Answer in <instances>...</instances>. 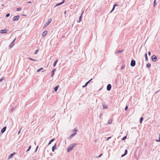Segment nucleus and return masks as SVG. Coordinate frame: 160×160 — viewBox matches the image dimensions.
<instances>
[{"mask_svg":"<svg viewBox=\"0 0 160 160\" xmlns=\"http://www.w3.org/2000/svg\"><path fill=\"white\" fill-rule=\"evenodd\" d=\"M151 52H148V54L149 56H150L151 55Z\"/></svg>","mask_w":160,"mask_h":160,"instance_id":"obj_45","label":"nucleus"},{"mask_svg":"<svg viewBox=\"0 0 160 160\" xmlns=\"http://www.w3.org/2000/svg\"><path fill=\"white\" fill-rule=\"evenodd\" d=\"M16 38H15L12 42H13V43H14V41H15L16 40Z\"/></svg>","mask_w":160,"mask_h":160,"instance_id":"obj_47","label":"nucleus"},{"mask_svg":"<svg viewBox=\"0 0 160 160\" xmlns=\"http://www.w3.org/2000/svg\"><path fill=\"white\" fill-rule=\"evenodd\" d=\"M159 136H160V133H159Z\"/></svg>","mask_w":160,"mask_h":160,"instance_id":"obj_55","label":"nucleus"},{"mask_svg":"<svg viewBox=\"0 0 160 160\" xmlns=\"http://www.w3.org/2000/svg\"><path fill=\"white\" fill-rule=\"evenodd\" d=\"M135 64H136L135 61L133 59L131 61V63H130L131 66L132 67H134L135 65Z\"/></svg>","mask_w":160,"mask_h":160,"instance_id":"obj_3","label":"nucleus"},{"mask_svg":"<svg viewBox=\"0 0 160 160\" xmlns=\"http://www.w3.org/2000/svg\"><path fill=\"white\" fill-rule=\"evenodd\" d=\"M156 0H154V1L153 4L154 7H155V6H156Z\"/></svg>","mask_w":160,"mask_h":160,"instance_id":"obj_32","label":"nucleus"},{"mask_svg":"<svg viewBox=\"0 0 160 160\" xmlns=\"http://www.w3.org/2000/svg\"><path fill=\"white\" fill-rule=\"evenodd\" d=\"M47 33H48V32L47 31H45L42 34V37L45 36L47 34Z\"/></svg>","mask_w":160,"mask_h":160,"instance_id":"obj_13","label":"nucleus"},{"mask_svg":"<svg viewBox=\"0 0 160 160\" xmlns=\"http://www.w3.org/2000/svg\"><path fill=\"white\" fill-rule=\"evenodd\" d=\"M10 15V14L9 13L7 14L6 15V17H8Z\"/></svg>","mask_w":160,"mask_h":160,"instance_id":"obj_37","label":"nucleus"},{"mask_svg":"<svg viewBox=\"0 0 160 160\" xmlns=\"http://www.w3.org/2000/svg\"><path fill=\"white\" fill-rule=\"evenodd\" d=\"M156 141L157 142H160V136H159V140H156Z\"/></svg>","mask_w":160,"mask_h":160,"instance_id":"obj_39","label":"nucleus"},{"mask_svg":"<svg viewBox=\"0 0 160 160\" xmlns=\"http://www.w3.org/2000/svg\"><path fill=\"white\" fill-rule=\"evenodd\" d=\"M126 138H127V136H126L124 137L122 139V140H125Z\"/></svg>","mask_w":160,"mask_h":160,"instance_id":"obj_35","label":"nucleus"},{"mask_svg":"<svg viewBox=\"0 0 160 160\" xmlns=\"http://www.w3.org/2000/svg\"><path fill=\"white\" fill-rule=\"evenodd\" d=\"M127 153L128 150L127 149L125 150L124 154H125V155H126V154H127Z\"/></svg>","mask_w":160,"mask_h":160,"instance_id":"obj_33","label":"nucleus"},{"mask_svg":"<svg viewBox=\"0 0 160 160\" xmlns=\"http://www.w3.org/2000/svg\"><path fill=\"white\" fill-rule=\"evenodd\" d=\"M52 21L51 19H49L47 22L46 23L44 24V28H45Z\"/></svg>","mask_w":160,"mask_h":160,"instance_id":"obj_4","label":"nucleus"},{"mask_svg":"<svg viewBox=\"0 0 160 160\" xmlns=\"http://www.w3.org/2000/svg\"><path fill=\"white\" fill-rule=\"evenodd\" d=\"M76 145L77 144L75 143H73L70 144L68 148L67 151V152H70L73 149V148H74Z\"/></svg>","mask_w":160,"mask_h":160,"instance_id":"obj_1","label":"nucleus"},{"mask_svg":"<svg viewBox=\"0 0 160 160\" xmlns=\"http://www.w3.org/2000/svg\"><path fill=\"white\" fill-rule=\"evenodd\" d=\"M31 146H30L29 147V148L28 149H29L30 150V149L31 148Z\"/></svg>","mask_w":160,"mask_h":160,"instance_id":"obj_48","label":"nucleus"},{"mask_svg":"<svg viewBox=\"0 0 160 160\" xmlns=\"http://www.w3.org/2000/svg\"><path fill=\"white\" fill-rule=\"evenodd\" d=\"M20 16L19 15H17L15 16L13 18V21H18L19 18Z\"/></svg>","mask_w":160,"mask_h":160,"instance_id":"obj_5","label":"nucleus"},{"mask_svg":"<svg viewBox=\"0 0 160 160\" xmlns=\"http://www.w3.org/2000/svg\"><path fill=\"white\" fill-rule=\"evenodd\" d=\"M14 109V108H12L11 109V110L12 111Z\"/></svg>","mask_w":160,"mask_h":160,"instance_id":"obj_46","label":"nucleus"},{"mask_svg":"<svg viewBox=\"0 0 160 160\" xmlns=\"http://www.w3.org/2000/svg\"><path fill=\"white\" fill-rule=\"evenodd\" d=\"M88 83L87 82H86V83L85 84L84 86H82V88H85L88 85Z\"/></svg>","mask_w":160,"mask_h":160,"instance_id":"obj_28","label":"nucleus"},{"mask_svg":"<svg viewBox=\"0 0 160 160\" xmlns=\"http://www.w3.org/2000/svg\"><path fill=\"white\" fill-rule=\"evenodd\" d=\"M6 127H3L1 130V132L2 133H3L6 131Z\"/></svg>","mask_w":160,"mask_h":160,"instance_id":"obj_12","label":"nucleus"},{"mask_svg":"<svg viewBox=\"0 0 160 160\" xmlns=\"http://www.w3.org/2000/svg\"><path fill=\"white\" fill-rule=\"evenodd\" d=\"M122 52H123L122 50H119L115 52V54H118V53H121Z\"/></svg>","mask_w":160,"mask_h":160,"instance_id":"obj_19","label":"nucleus"},{"mask_svg":"<svg viewBox=\"0 0 160 160\" xmlns=\"http://www.w3.org/2000/svg\"><path fill=\"white\" fill-rule=\"evenodd\" d=\"M30 149L28 148V149L27 150L26 152H28L29 151Z\"/></svg>","mask_w":160,"mask_h":160,"instance_id":"obj_50","label":"nucleus"},{"mask_svg":"<svg viewBox=\"0 0 160 160\" xmlns=\"http://www.w3.org/2000/svg\"><path fill=\"white\" fill-rule=\"evenodd\" d=\"M14 45V43L13 42H12L9 45V47L10 48H11L13 47Z\"/></svg>","mask_w":160,"mask_h":160,"instance_id":"obj_15","label":"nucleus"},{"mask_svg":"<svg viewBox=\"0 0 160 160\" xmlns=\"http://www.w3.org/2000/svg\"><path fill=\"white\" fill-rule=\"evenodd\" d=\"M112 122V120L111 119H109L108 120V123L109 124H111Z\"/></svg>","mask_w":160,"mask_h":160,"instance_id":"obj_31","label":"nucleus"},{"mask_svg":"<svg viewBox=\"0 0 160 160\" xmlns=\"http://www.w3.org/2000/svg\"><path fill=\"white\" fill-rule=\"evenodd\" d=\"M43 68H40L39 69H38L37 71V72H39L40 71L42 70L43 69Z\"/></svg>","mask_w":160,"mask_h":160,"instance_id":"obj_29","label":"nucleus"},{"mask_svg":"<svg viewBox=\"0 0 160 160\" xmlns=\"http://www.w3.org/2000/svg\"><path fill=\"white\" fill-rule=\"evenodd\" d=\"M58 59H57L55 62H54L53 64V67H55L56 66V65L58 62Z\"/></svg>","mask_w":160,"mask_h":160,"instance_id":"obj_18","label":"nucleus"},{"mask_svg":"<svg viewBox=\"0 0 160 160\" xmlns=\"http://www.w3.org/2000/svg\"><path fill=\"white\" fill-rule=\"evenodd\" d=\"M28 59H29V60H31L32 61H37V60L36 59H33L31 58H28Z\"/></svg>","mask_w":160,"mask_h":160,"instance_id":"obj_25","label":"nucleus"},{"mask_svg":"<svg viewBox=\"0 0 160 160\" xmlns=\"http://www.w3.org/2000/svg\"><path fill=\"white\" fill-rule=\"evenodd\" d=\"M7 32V30L6 29H5L3 30H0V33H6Z\"/></svg>","mask_w":160,"mask_h":160,"instance_id":"obj_8","label":"nucleus"},{"mask_svg":"<svg viewBox=\"0 0 160 160\" xmlns=\"http://www.w3.org/2000/svg\"><path fill=\"white\" fill-rule=\"evenodd\" d=\"M125 65H122V67H121V70H122L123 69L125 68Z\"/></svg>","mask_w":160,"mask_h":160,"instance_id":"obj_30","label":"nucleus"},{"mask_svg":"<svg viewBox=\"0 0 160 160\" xmlns=\"http://www.w3.org/2000/svg\"><path fill=\"white\" fill-rule=\"evenodd\" d=\"M15 154V152H13V153L11 154L8 157V159H9L10 158H11Z\"/></svg>","mask_w":160,"mask_h":160,"instance_id":"obj_16","label":"nucleus"},{"mask_svg":"<svg viewBox=\"0 0 160 160\" xmlns=\"http://www.w3.org/2000/svg\"><path fill=\"white\" fill-rule=\"evenodd\" d=\"M128 106H126L124 109L126 111L128 109Z\"/></svg>","mask_w":160,"mask_h":160,"instance_id":"obj_38","label":"nucleus"},{"mask_svg":"<svg viewBox=\"0 0 160 160\" xmlns=\"http://www.w3.org/2000/svg\"><path fill=\"white\" fill-rule=\"evenodd\" d=\"M54 140H55L54 138H53V139H51L49 142L48 145L50 144L52 142H53V141H54Z\"/></svg>","mask_w":160,"mask_h":160,"instance_id":"obj_21","label":"nucleus"},{"mask_svg":"<svg viewBox=\"0 0 160 160\" xmlns=\"http://www.w3.org/2000/svg\"><path fill=\"white\" fill-rule=\"evenodd\" d=\"M143 120V117H142L140 118V121H139L140 123H142Z\"/></svg>","mask_w":160,"mask_h":160,"instance_id":"obj_22","label":"nucleus"},{"mask_svg":"<svg viewBox=\"0 0 160 160\" xmlns=\"http://www.w3.org/2000/svg\"><path fill=\"white\" fill-rule=\"evenodd\" d=\"M111 138V137H108L107 138V141H108L109 140V139Z\"/></svg>","mask_w":160,"mask_h":160,"instance_id":"obj_44","label":"nucleus"},{"mask_svg":"<svg viewBox=\"0 0 160 160\" xmlns=\"http://www.w3.org/2000/svg\"><path fill=\"white\" fill-rule=\"evenodd\" d=\"M38 146H37V147H36V150H35V152H36L37 151V149H38Z\"/></svg>","mask_w":160,"mask_h":160,"instance_id":"obj_40","label":"nucleus"},{"mask_svg":"<svg viewBox=\"0 0 160 160\" xmlns=\"http://www.w3.org/2000/svg\"><path fill=\"white\" fill-rule=\"evenodd\" d=\"M56 69H54L51 72V77H52L54 75V72L56 71Z\"/></svg>","mask_w":160,"mask_h":160,"instance_id":"obj_11","label":"nucleus"},{"mask_svg":"<svg viewBox=\"0 0 160 160\" xmlns=\"http://www.w3.org/2000/svg\"><path fill=\"white\" fill-rule=\"evenodd\" d=\"M6 79V77H3L2 78L0 79V82H2V81L3 80H5Z\"/></svg>","mask_w":160,"mask_h":160,"instance_id":"obj_26","label":"nucleus"},{"mask_svg":"<svg viewBox=\"0 0 160 160\" xmlns=\"http://www.w3.org/2000/svg\"><path fill=\"white\" fill-rule=\"evenodd\" d=\"M20 130L19 132H18V134H19V133H20Z\"/></svg>","mask_w":160,"mask_h":160,"instance_id":"obj_51","label":"nucleus"},{"mask_svg":"<svg viewBox=\"0 0 160 160\" xmlns=\"http://www.w3.org/2000/svg\"><path fill=\"white\" fill-rule=\"evenodd\" d=\"M112 86L111 85L109 84H108L107 87V89L108 91H109L111 88Z\"/></svg>","mask_w":160,"mask_h":160,"instance_id":"obj_7","label":"nucleus"},{"mask_svg":"<svg viewBox=\"0 0 160 160\" xmlns=\"http://www.w3.org/2000/svg\"><path fill=\"white\" fill-rule=\"evenodd\" d=\"M92 80V78H91V79H90L89 80L88 82H87L89 83L91 81V80Z\"/></svg>","mask_w":160,"mask_h":160,"instance_id":"obj_41","label":"nucleus"},{"mask_svg":"<svg viewBox=\"0 0 160 160\" xmlns=\"http://www.w3.org/2000/svg\"><path fill=\"white\" fill-rule=\"evenodd\" d=\"M118 5L117 4H114L113 6V8H112V10L111 11V12H112L115 9V6H117Z\"/></svg>","mask_w":160,"mask_h":160,"instance_id":"obj_17","label":"nucleus"},{"mask_svg":"<svg viewBox=\"0 0 160 160\" xmlns=\"http://www.w3.org/2000/svg\"><path fill=\"white\" fill-rule=\"evenodd\" d=\"M38 49H37L35 50V54H36L37 53H38Z\"/></svg>","mask_w":160,"mask_h":160,"instance_id":"obj_36","label":"nucleus"},{"mask_svg":"<svg viewBox=\"0 0 160 160\" xmlns=\"http://www.w3.org/2000/svg\"><path fill=\"white\" fill-rule=\"evenodd\" d=\"M64 1H65V0H63L62 1V2H60V3H58V4H56V5L55 6V7H56L58 6L59 5H61L64 2Z\"/></svg>","mask_w":160,"mask_h":160,"instance_id":"obj_14","label":"nucleus"},{"mask_svg":"<svg viewBox=\"0 0 160 160\" xmlns=\"http://www.w3.org/2000/svg\"><path fill=\"white\" fill-rule=\"evenodd\" d=\"M21 9H22V8H17V11H19L20 10H21Z\"/></svg>","mask_w":160,"mask_h":160,"instance_id":"obj_34","label":"nucleus"},{"mask_svg":"<svg viewBox=\"0 0 160 160\" xmlns=\"http://www.w3.org/2000/svg\"><path fill=\"white\" fill-rule=\"evenodd\" d=\"M145 61H147L148 60V58L147 57V55L146 53L145 54Z\"/></svg>","mask_w":160,"mask_h":160,"instance_id":"obj_27","label":"nucleus"},{"mask_svg":"<svg viewBox=\"0 0 160 160\" xmlns=\"http://www.w3.org/2000/svg\"><path fill=\"white\" fill-rule=\"evenodd\" d=\"M22 15L23 16H26V15H24V14H22Z\"/></svg>","mask_w":160,"mask_h":160,"instance_id":"obj_54","label":"nucleus"},{"mask_svg":"<svg viewBox=\"0 0 160 160\" xmlns=\"http://www.w3.org/2000/svg\"><path fill=\"white\" fill-rule=\"evenodd\" d=\"M102 154H101L98 156V158H100V157L101 156H102Z\"/></svg>","mask_w":160,"mask_h":160,"instance_id":"obj_42","label":"nucleus"},{"mask_svg":"<svg viewBox=\"0 0 160 160\" xmlns=\"http://www.w3.org/2000/svg\"><path fill=\"white\" fill-rule=\"evenodd\" d=\"M57 149L56 144H55V145L52 147V152H54V150Z\"/></svg>","mask_w":160,"mask_h":160,"instance_id":"obj_10","label":"nucleus"},{"mask_svg":"<svg viewBox=\"0 0 160 160\" xmlns=\"http://www.w3.org/2000/svg\"><path fill=\"white\" fill-rule=\"evenodd\" d=\"M102 106H103V108L104 109H107L108 108L107 106L106 105L103 104L102 105Z\"/></svg>","mask_w":160,"mask_h":160,"instance_id":"obj_23","label":"nucleus"},{"mask_svg":"<svg viewBox=\"0 0 160 160\" xmlns=\"http://www.w3.org/2000/svg\"><path fill=\"white\" fill-rule=\"evenodd\" d=\"M64 14H66V11H64Z\"/></svg>","mask_w":160,"mask_h":160,"instance_id":"obj_49","label":"nucleus"},{"mask_svg":"<svg viewBox=\"0 0 160 160\" xmlns=\"http://www.w3.org/2000/svg\"><path fill=\"white\" fill-rule=\"evenodd\" d=\"M83 12H84V11L83 10V11H82V13H81V15L80 16V17H79V21H78V22H80L81 21L82 19V16Z\"/></svg>","mask_w":160,"mask_h":160,"instance_id":"obj_9","label":"nucleus"},{"mask_svg":"<svg viewBox=\"0 0 160 160\" xmlns=\"http://www.w3.org/2000/svg\"><path fill=\"white\" fill-rule=\"evenodd\" d=\"M58 85L57 86L54 88V90L55 92H57V91L58 88Z\"/></svg>","mask_w":160,"mask_h":160,"instance_id":"obj_20","label":"nucleus"},{"mask_svg":"<svg viewBox=\"0 0 160 160\" xmlns=\"http://www.w3.org/2000/svg\"><path fill=\"white\" fill-rule=\"evenodd\" d=\"M157 59V57L155 55H153L152 56V59L153 61H156Z\"/></svg>","mask_w":160,"mask_h":160,"instance_id":"obj_6","label":"nucleus"},{"mask_svg":"<svg viewBox=\"0 0 160 160\" xmlns=\"http://www.w3.org/2000/svg\"><path fill=\"white\" fill-rule=\"evenodd\" d=\"M125 155H126L125 154H122V155H121V157H124V156Z\"/></svg>","mask_w":160,"mask_h":160,"instance_id":"obj_43","label":"nucleus"},{"mask_svg":"<svg viewBox=\"0 0 160 160\" xmlns=\"http://www.w3.org/2000/svg\"><path fill=\"white\" fill-rule=\"evenodd\" d=\"M77 130L75 128L74 129L73 131L75 132V133H73L71 135H70L68 138V139H71L73 136L75 135L77 133Z\"/></svg>","mask_w":160,"mask_h":160,"instance_id":"obj_2","label":"nucleus"},{"mask_svg":"<svg viewBox=\"0 0 160 160\" xmlns=\"http://www.w3.org/2000/svg\"><path fill=\"white\" fill-rule=\"evenodd\" d=\"M1 6H2V7L4 6V4H2V5Z\"/></svg>","mask_w":160,"mask_h":160,"instance_id":"obj_52","label":"nucleus"},{"mask_svg":"<svg viewBox=\"0 0 160 160\" xmlns=\"http://www.w3.org/2000/svg\"><path fill=\"white\" fill-rule=\"evenodd\" d=\"M31 2V1H30V2H28V3H30Z\"/></svg>","mask_w":160,"mask_h":160,"instance_id":"obj_53","label":"nucleus"},{"mask_svg":"<svg viewBox=\"0 0 160 160\" xmlns=\"http://www.w3.org/2000/svg\"><path fill=\"white\" fill-rule=\"evenodd\" d=\"M151 66V64L150 63H148L146 65V67L148 68H149Z\"/></svg>","mask_w":160,"mask_h":160,"instance_id":"obj_24","label":"nucleus"}]
</instances>
